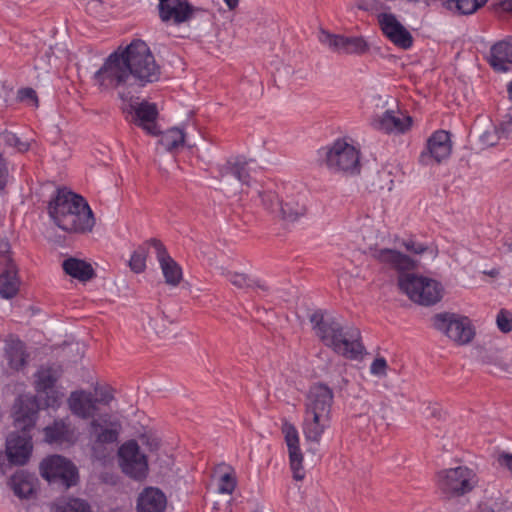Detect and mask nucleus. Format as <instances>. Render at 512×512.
Masks as SVG:
<instances>
[{"instance_id": "1", "label": "nucleus", "mask_w": 512, "mask_h": 512, "mask_svg": "<svg viewBox=\"0 0 512 512\" xmlns=\"http://www.w3.org/2000/svg\"><path fill=\"white\" fill-rule=\"evenodd\" d=\"M159 78L160 68L150 48L142 40H134L125 48L119 47L93 75L95 85L100 90L132 85L131 80L143 86Z\"/></svg>"}, {"instance_id": "2", "label": "nucleus", "mask_w": 512, "mask_h": 512, "mask_svg": "<svg viewBox=\"0 0 512 512\" xmlns=\"http://www.w3.org/2000/svg\"><path fill=\"white\" fill-rule=\"evenodd\" d=\"M40 404L37 396L20 395L13 406L15 427L22 434L11 433L6 440V453L9 461L16 465H24L32 453V437L30 430L35 426Z\"/></svg>"}, {"instance_id": "3", "label": "nucleus", "mask_w": 512, "mask_h": 512, "mask_svg": "<svg viewBox=\"0 0 512 512\" xmlns=\"http://www.w3.org/2000/svg\"><path fill=\"white\" fill-rule=\"evenodd\" d=\"M48 213L53 222L66 232L86 233L95 225V217L87 201L65 188L58 189L48 205Z\"/></svg>"}, {"instance_id": "4", "label": "nucleus", "mask_w": 512, "mask_h": 512, "mask_svg": "<svg viewBox=\"0 0 512 512\" xmlns=\"http://www.w3.org/2000/svg\"><path fill=\"white\" fill-rule=\"evenodd\" d=\"M316 334L335 353L350 359H359L365 352L360 330L352 325H341L332 318H325L321 311L310 316Z\"/></svg>"}, {"instance_id": "5", "label": "nucleus", "mask_w": 512, "mask_h": 512, "mask_svg": "<svg viewBox=\"0 0 512 512\" xmlns=\"http://www.w3.org/2000/svg\"><path fill=\"white\" fill-rule=\"evenodd\" d=\"M333 390L323 384L312 385L305 397L302 432L308 443L318 445L331 426Z\"/></svg>"}, {"instance_id": "6", "label": "nucleus", "mask_w": 512, "mask_h": 512, "mask_svg": "<svg viewBox=\"0 0 512 512\" xmlns=\"http://www.w3.org/2000/svg\"><path fill=\"white\" fill-rule=\"evenodd\" d=\"M258 195L263 207L286 223H294L306 214V196L292 185L267 187Z\"/></svg>"}, {"instance_id": "7", "label": "nucleus", "mask_w": 512, "mask_h": 512, "mask_svg": "<svg viewBox=\"0 0 512 512\" xmlns=\"http://www.w3.org/2000/svg\"><path fill=\"white\" fill-rule=\"evenodd\" d=\"M400 290L414 303L432 306L444 294V287L438 280L415 273L401 274L398 278Z\"/></svg>"}, {"instance_id": "8", "label": "nucleus", "mask_w": 512, "mask_h": 512, "mask_svg": "<svg viewBox=\"0 0 512 512\" xmlns=\"http://www.w3.org/2000/svg\"><path fill=\"white\" fill-rule=\"evenodd\" d=\"M479 483L477 472L468 466L443 469L437 474V484L447 498H457L471 493Z\"/></svg>"}, {"instance_id": "9", "label": "nucleus", "mask_w": 512, "mask_h": 512, "mask_svg": "<svg viewBox=\"0 0 512 512\" xmlns=\"http://www.w3.org/2000/svg\"><path fill=\"white\" fill-rule=\"evenodd\" d=\"M62 372V367L56 363L43 365L36 371L34 389L37 396L43 398L44 408L56 410L60 407L64 393L57 387V382Z\"/></svg>"}, {"instance_id": "10", "label": "nucleus", "mask_w": 512, "mask_h": 512, "mask_svg": "<svg viewBox=\"0 0 512 512\" xmlns=\"http://www.w3.org/2000/svg\"><path fill=\"white\" fill-rule=\"evenodd\" d=\"M434 327L459 345L470 343L475 337V327L469 317L456 313H439L433 318Z\"/></svg>"}, {"instance_id": "11", "label": "nucleus", "mask_w": 512, "mask_h": 512, "mask_svg": "<svg viewBox=\"0 0 512 512\" xmlns=\"http://www.w3.org/2000/svg\"><path fill=\"white\" fill-rule=\"evenodd\" d=\"M360 151L349 138L335 140L327 149L325 162L334 171L354 173L358 170Z\"/></svg>"}, {"instance_id": "12", "label": "nucleus", "mask_w": 512, "mask_h": 512, "mask_svg": "<svg viewBox=\"0 0 512 512\" xmlns=\"http://www.w3.org/2000/svg\"><path fill=\"white\" fill-rule=\"evenodd\" d=\"M41 476L50 483L60 484L66 488L77 484L79 476L77 467L60 455H51L40 464Z\"/></svg>"}, {"instance_id": "13", "label": "nucleus", "mask_w": 512, "mask_h": 512, "mask_svg": "<svg viewBox=\"0 0 512 512\" xmlns=\"http://www.w3.org/2000/svg\"><path fill=\"white\" fill-rule=\"evenodd\" d=\"M119 96L123 102L122 110L127 119L141 127L148 134L157 135L159 133L156 123L158 109L154 103L143 101L133 104L132 97L126 96L123 92H119Z\"/></svg>"}, {"instance_id": "14", "label": "nucleus", "mask_w": 512, "mask_h": 512, "mask_svg": "<svg viewBox=\"0 0 512 512\" xmlns=\"http://www.w3.org/2000/svg\"><path fill=\"white\" fill-rule=\"evenodd\" d=\"M112 399L113 394L109 389L101 390L99 398L89 391L77 390L71 392L67 404L73 415L81 419H89L96 415L99 403L108 405Z\"/></svg>"}, {"instance_id": "15", "label": "nucleus", "mask_w": 512, "mask_h": 512, "mask_svg": "<svg viewBox=\"0 0 512 512\" xmlns=\"http://www.w3.org/2000/svg\"><path fill=\"white\" fill-rule=\"evenodd\" d=\"M121 431V423L111 419L109 414L100 415L89 424L88 438L92 451L96 454L106 444L117 442Z\"/></svg>"}, {"instance_id": "16", "label": "nucleus", "mask_w": 512, "mask_h": 512, "mask_svg": "<svg viewBox=\"0 0 512 512\" xmlns=\"http://www.w3.org/2000/svg\"><path fill=\"white\" fill-rule=\"evenodd\" d=\"M119 464L122 471L129 477L141 480L148 473V462L146 456L140 452L135 441H127L121 445L118 451Z\"/></svg>"}, {"instance_id": "17", "label": "nucleus", "mask_w": 512, "mask_h": 512, "mask_svg": "<svg viewBox=\"0 0 512 512\" xmlns=\"http://www.w3.org/2000/svg\"><path fill=\"white\" fill-rule=\"evenodd\" d=\"M371 126L388 135H402L407 133L413 119L400 109H387L381 114H375L370 121Z\"/></svg>"}, {"instance_id": "18", "label": "nucleus", "mask_w": 512, "mask_h": 512, "mask_svg": "<svg viewBox=\"0 0 512 512\" xmlns=\"http://www.w3.org/2000/svg\"><path fill=\"white\" fill-rule=\"evenodd\" d=\"M452 152V141L449 132L436 130L427 139L425 149L419 156L422 165L439 164L449 158Z\"/></svg>"}, {"instance_id": "19", "label": "nucleus", "mask_w": 512, "mask_h": 512, "mask_svg": "<svg viewBox=\"0 0 512 512\" xmlns=\"http://www.w3.org/2000/svg\"><path fill=\"white\" fill-rule=\"evenodd\" d=\"M255 162L245 157L237 156L228 159L224 164L218 165L217 171L222 182L236 179L242 186H250L254 179Z\"/></svg>"}, {"instance_id": "20", "label": "nucleus", "mask_w": 512, "mask_h": 512, "mask_svg": "<svg viewBox=\"0 0 512 512\" xmlns=\"http://www.w3.org/2000/svg\"><path fill=\"white\" fill-rule=\"evenodd\" d=\"M377 21L384 36L395 46L409 49L413 45V37L396 15L382 12L377 15Z\"/></svg>"}, {"instance_id": "21", "label": "nucleus", "mask_w": 512, "mask_h": 512, "mask_svg": "<svg viewBox=\"0 0 512 512\" xmlns=\"http://www.w3.org/2000/svg\"><path fill=\"white\" fill-rule=\"evenodd\" d=\"M149 245L154 251L165 283L171 287H177L183 279L182 267L171 257L161 241L151 239Z\"/></svg>"}, {"instance_id": "22", "label": "nucleus", "mask_w": 512, "mask_h": 512, "mask_svg": "<svg viewBox=\"0 0 512 512\" xmlns=\"http://www.w3.org/2000/svg\"><path fill=\"white\" fill-rule=\"evenodd\" d=\"M158 10L162 22L177 26L190 21L195 12L188 0H159Z\"/></svg>"}, {"instance_id": "23", "label": "nucleus", "mask_w": 512, "mask_h": 512, "mask_svg": "<svg viewBox=\"0 0 512 512\" xmlns=\"http://www.w3.org/2000/svg\"><path fill=\"white\" fill-rule=\"evenodd\" d=\"M282 433L288 448L290 467L293 477L302 480L305 477L303 468V453L300 448V438L297 428L289 421L282 423Z\"/></svg>"}, {"instance_id": "24", "label": "nucleus", "mask_w": 512, "mask_h": 512, "mask_svg": "<svg viewBox=\"0 0 512 512\" xmlns=\"http://www.w3.org/2000/svg\"><path fill=\"white\" fill-rule=\"evenodd\" d=\"M370 255L379 263L399 270H409L416 266V262L408 255L391 248H370Z\"/></svg>"}, {"instance_id": "25", "label": "nucleus", "mask_w": 512, "mask_h": 512, "mask_svg": "<svg viewBox=\"0 0 512 512\" xmlns=\"http://www.w3.org/2000/svg\"><path fill=\"white\" fill-rule=\"evenodd\" d=\"M45 441L49 444L73 445L78 440L77 429L68 419L55 420L44 429Z\"/></svg>"}, {"instance_id": "26", "label": "nucleus", "mask_w": 512, "mask_h": 512, "mask_svg": "<svg viewBox=\"0 0 512 512\" xmlns=\"http://www.w3.org/2000/svg\"><path fill=\"white\" fill-rule=\"evenodd\" d=\"M4 359L9 369L20 371L28 363L29 354L23 341L15 336H8L4 340Z\"/></svg>"}, {"instance_id": "27", "label": "nucleus", "mask_w": 512, "mask_h": 512, "mask_svg": "<svg viewBox=\"0 0 512 512\" xmlns=\"http://www.w3.org/2000/svg\"><path fill=\"white\" fill-rule=\"evenodd\" d=\"M489 64L495 71L507 72L512 64V36L495 43L488 58Z\"/></svg>"}, {"instance_id": "28", "label": "nucleus", "mask_w": 512, "mask_h": 512, "mask_svg": "<svg viewBox=\"0 0 512 512\" xmlns=\"http://www.w3.org/2000/svg\"><path fill=\"white\" fill-rule=\"evenodd\" d=\"M167 504L165 494L158 488L147 487L137 500L138 512H164Z\"/></svg>"}, {"instance_id": "29", "label": "nucleus", "mask_w": 512, "mask_h": 512, "mask_svg": "<svg viewBox=\"0 0 512 512\" xmlns=\"http://www.w3.org/2000/svg\"><path fill=\"white\" fill-rule=\"evenodd\" d=\"M62 267L67 275L81 282H86L94 276L92 265L82 259L70 257L63 261Z\"/></svg>"}, {"instance_id": "30", "label": "nucleus", "mask_w": 512, "mask_h": 512, "mask_svg": "<svg viewBox=\"0 0 512 512\" xmlns=\"http://www.w3.org/2000/svg\"><path fill=\"white\" fill-rule=\"evenodd\" d=\"M36 478L33 474L25 471L16 472L10 478V486L19 498H28L35 489Z\"/></svg>"}, {"instance_id": "31", "label": "nucleus", "mask_w": 512, "mask_h": 512, "mask_svg": "<svg viewBox=\"0 0 512 512\" xmlns=\"http://www.w3.org/2000/svg\"><path fill=\"white\" fill-rule=\"evenodd\" d=\"M20 286L15 265L9 261L6 269L0 273V295L3 298H13Z\"/></svg>"}, {"instance_id": "32", "label": "nucleus", "mask_w": 512, "mask_h": 512, "mask_svg": "<svg viewBox=\"0 0 512 512\" xmlns=\"http://www.w3.org/2000/svg\"><path fill=\"white\" fill-rule=\"evenodd\" d=\"M488 0H447L445 6L448 10L461 15H471L484 6Z\"/></svg>"}, {"instance_id": "33", "label": "nucleus", "mask_w": 512, "mask_h": 512, "mask_svg": "<svg viewBox=\"0 0 512 512\" xmlns=\"http://www.w3.org/2000/svg\"><path fill=\"white\" fill-rule=\"evenodd\" d=\"M222 275L235 287L239 289H248V288H259L265 289L264 285L258 281L250 279L247 275L243 273L233 272L227 269H223Z\"/></svg>"}, {"instance_id": "34", "label": "nucleus", "mask_w": 512, "mask_h": 512, "mask_svg": "<svg viewBox=\"0 0 512 512\" xmlns=\"http://www.w3.org/2000/svg\"><path fill=\"white\" fill-rule=\"evenodd\" d=\"M185 136L182 129L171 128L161 134L159 143L167 151L176 149L184 144Z\"/></svg>"}, {"instance_id": "35", "label": "nucleus", "mask_w": 512, "mask_h": 512, "mask_svg": "<svg viewBox=\"0 0 512 512\" xmlns=\"http://www.w3.org/2000/svg\"><path fill=\"white\" fill-rule=\"evenodd\" d=\"M54 512H91L89 504L78 498L60 500L55 504Z\"/></svg>"}, {"instance_id": "36", "label": "nucleus", "mask_w": 512, "mask_h": 512, "mask_svg": "<svg viewBox=\"0 0 512 512\" xmlns=\"http://www.w3.org/2000/svg\"><path fill=\"white\" fill-rule=\"evenodd\" d=\"M345 39V36L331 34L326 30H320L318 33L320 43L338 53H343Z\"/></svg>"}, {"instance_id": "37", "label": "nucleus", "mask_w": 512, "mask_h": 512, "mask_svg": "<svg viewBox=\"0 0 512 512\" xmlns=\"http://www.w3.org/2000/svg\"><path fill=\"white\" fill-rule=\"evenodd\" d=\"M367 44L362 37H346L343 53L344 54H360L365 52Z\"/></svg>"}, {"instance_id": "38", "label": "nucleus", "mask_w": 512, "mask_h": 512, "mask_svg": "<svg viewBox=\"0 0 512 512\" xmlns=\"http://www.w3.org/2000/svg\"><path fill=\"white\" fill-rule=\"evenodd\" d=\"M389 370V365L386 359L382 356H377L371 362L369 367V372L373 377L378 379H383L387 376Z\"/></svg>"}, {"instance_id": "39", "label": "nucleus", "mask_w": 512, "mask_h": 512, "mask_svg": "<svg viewBox=\"0 0 512 512\" xmlns=\"http://www.w3.org/2000/svg\"><path fill=\"white\" fill-rule=\"evenodd\" d=\"M129 266L135 273H141L146 268V253L145 250L139 248L135 250L129 260Z\"/></svg>"}, {"instance_id": "40", "label": "nucleus", "mask_w": 512, "mask_h": 512, "mask_svg": "<svg viewBox=\"0 0 512 512\" xmlns=\"http://www.w3.org/2000/svg\"><path fill=\"white\" fill-rule=\"evenodd\" d=\"M237 481L232 473H224L218 480L217 491L220 494H232Z\"/></svg>"}, {"instance_id": "41", "label": "nucleus", "mask_w": 512, "mask_h": 512, "mask_svg": "<svg viewBox=\"0 0 512 512\" xmlns=\"http://www.w3.org/2000/svg\"><path fill=\"white\" fill-rule=\"evenodd\" d=\"M398 246L405 248V250L412 255L423 254L428 249L426 245L417 242L412 238L399 240Z\"/></svg>"}, {"instance_id": "42", "label": "nucleus", "mask_w": 512, "mask_h": 512, "mask_svg": "<svg viewBox=\"0 0 512 512\" xmlns=\"http://www.w3.org/2000/svg\"><path fill=\"white\" fill-rule=\"evenodd\" d=\"M479 141L483 147H492L497 145L501 140L495 126H492L480 135Z\"/></svg>"}, {"instance_id": "43", "label": "nucleus", "mask_w": 512, "mask_h": 512, "mask_svg": "<svg viewBox=\"0 0 512 512\" xmlns=\"http://www.w3.org/2000/svg\"><path fill=\"white\" fill-rule=\"evenodd\" d=\"M496 323L501 332H510L512 330V314L506 310H501L497 314Z\"/></svg>"}, {"instance_id": "44", "label": "nucleus", "mask_w": 512, "mask_h": 512, "mask_svg": "<svg viewBox=\"0 0 512 512\" xmlns=\"http://www.w3.org/2000/svg\"><path fill=\"white\" fill-rule=\"evenodd\" d=\"M476 512H502V503L495 499H485L478 504Z\"/></svg>"}, {"instance_id": "45", "label": "nucleus", "mask_w": 512, "mask_h": 512, "mask_svg": "<svg viewBox=\"0 0 512 512\" xmlns=\"http://www.w3.org/2000/svg\"><path fill=\"white\" fill-rule=\"evenodd\" d=\"M496 461L500 468L506 470L512 476V453L500 452L497 455Z\"/></svg>"}, {"instance_id": "46", "label": "nucleus", "mask_w": 512, "mask_h": 512, "mask_svg": "<svg viewBox=\"0 0 512 512\" xmlns=\"http://www.w3.org/2000/svg\"><path fill=\"white\" fill-rule=\"evenodd\" d=\"M500 140H510L512 138V121L508 119L506 121L501 122L498 126H495Z\"/></svg>"}, {"instance_id": "47", "label": "nucleus", "mask_w": 512, "mask_h": 512, "mask_svg": "<svg viewBox=\"0 0 512 512\" xmlns=\"http://www.w3.org/2000/svg\"><path fill=\"white\" fill-rule=\"evenodd\" d=\"M165 324H166V321L163 318L151 319L150 322H149V325L154 329L155 333L159 337H166L167 336L166 325Z\"/></svg>"}, {"instance_id": "48", "label": "nucleus", "mask_w": 512, "mask_h": 512, "mask_svg": "<svg viewBox=\"0 0 512 512\" xmlns=\"http://www.w3.org/2000/svg\"><path fill=\"white\" fill-rule=\"evenodd\" d=\"M19 98L21 100H30L34 106H37L36 92L31 88H24L19 91Z\"/></svg>"}, {"instance_id": "49", "label": "nucleus", "mask_w": 512, "mask_h": 512, "mask_svg": "<svg viewBox=\"0 0 512 512\" xmlns=\"http://www.w3.org/2000/svg\"><path fill=\"white\" fill-rule=\"evenodd\" d=\"M223 2L230 10L235 9L239 4V0H223Z\"/></svg>"}, {"instance_id": "50", "label": "nucleus", "mask_w": 512, "mask_h": 512, "mask_svg": "<svg viewBox=\"0 0 512 512\" xmlns=\"http://www.w3.org/2000/svg\"><path fill=\"white\" fill-rule=\"evenodd\" d=\"M502 7L504 10L512 12V0H505L502 3Z\"/></svg>"}, {"instance_id": "51", "label": "nucleus", "mask_w": 512, "mask_h": 512, "mask_svg": "<svg viewBox=\"0 0 512 512\" xmlns=\"http://www.w3.org/2000/svg\"><path fill=\"white\" fill-rule=\"evenodd\" d=\"M507 91H508L509 99L512 101V81L508 84Z\"/></svg>"}, {"instance_id": "52", "label": "nucleus", "mask_w": 512, "mask_h": 512, "mask_svg": "<svg viewBox=\"0 0 512 512\" xmlns=\"http://www.w3.org/2000/svg\"><path fill=\"white\" fill-rule=\"evenodd\" d=\"M507 249L510 253H512V241L510 243H507Z\"/></svg>"}, {"instance_id": "53", "label": "nucleus", "mask_w": 512, "mask_h": 512, "mask_svg": "<svg viewBox=\"0 0 512 512\" xmlns=\"http://www.w3.org/2000/svg\"><path fill=\"white\" fill-rule=\"evenodd\" d=\"M3 249L6 251L8 249V243L3 244Z\"/></svg>"}, {"instance_id": "54", "label": "nucleus", "mask_w": 512, "mask_h": 512, "mask_svg": "<svg viewBox=\"0 0 512 512\" xmlns=\"http://www.w3.org/2000/svg\"><path fill=\"white\" fill-rule=\"evenodd\" d=\"M2 457H3V455L0 453V458H2Z\"/></svg>"}]
</instances>
